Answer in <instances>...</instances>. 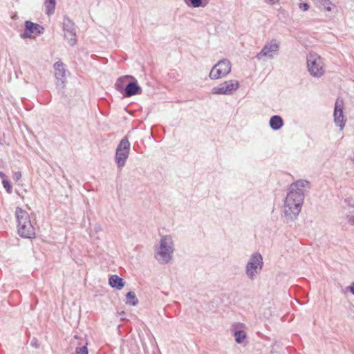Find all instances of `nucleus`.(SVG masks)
Returning a JSON list of instances; mask_svg holds the SVG:
<instances>
[{"mask_svg":"<svg viewBox=\"0 0 354 354\" xmlns=\"http://www.w3.org/2000/svg\"><path fill=\"white\" fill-rule=\"evenodd\" d=\"M310 189V183L306 180H299L292 183L284 200L283 213L287 222L297 218L301 212L305 194Z\"/></svg>","mask_w":354,"mask_h":354,"instance_id":"obj_1","label":"nucleus"},{"mask_svg":"<svg viewBox=\"0 0 354 354\" xmlns=\"http://www.w3.org/2000/svg\"><path fill=\"white\" fill-rule=\"evenodd\" d=\"M174 243L169 235L161 236L158 244L155 247V259L162 264L168 263L172 259Z\"/></svg>","mask_w":354,"mask_h":354,"instance_id":"obj_2","label":"nucleus"},{"mask_svg":"<svg viewBox=\"0 0 354 354\" xmlns=\"http://www.w3.org/2000/svg\"><path fill=\"white\" fill-rule=\"evenodd\" d=\"M15 216L17 221V232L23 238L32 239L35 236V228L30 220L28 212L17 207L15 210Z\"/></svg>","mask_w":354,"mask_h":354,"instance_id":"obj_3","label":"nucleus"},{"mask_svg":"<svg viewBox=\"0 0 354 354\" xmlns=\"http://www.w3.org/2000/svg\"><path fill=\"white\" fill-rule=\"evenodd\" d=\"M263 266V259L259 252L252 253L247 262L245 268V272L247 277L251 280H254L260 274Z\"/></svg>","mask_w":354,"mask_h":354,"instance_id":"obj_4","label":"nucleus"},{"mask_svg":"<svg viewBox=\"0 0 354 354\" xmlns=\"http://www.w3.org/2000/svg\"><path fill=\"white\" fill-rule=\"evenodd\" d=\"M307 68L314 77H321L325 73V64L323 58L317 53H309L306 57Z\"/></svg>","mask_w":354,"mask_h":354,"instance_id":"obj_5","label":"nucleus"},{"mask_svg":"<svg viewBox=\"0 0 354 354\" xmlns=\"http://www.w3.org/2000/svg\"><path fill=\"white\" fill-rule=\"evenodd\" d=\"M279 42L275 39H272L270 41H267L261 51L256 55L257 59L258 60H261L264 58H267L268 59H273L279 54Z\"/></svg>","mask_w":354,"mask_h":354,"instance_id":"obj_6","label":"nucleus"},{"mask_svg":"<svg viewBox=\"0 0 354 354\" xmlns=\"http://www.w3.org/2000/svg\"><path fill=\"white\" fill-rule=\"evenodd\" d=\"M130 142L127 138L121 140L117 147L115 152V162L118 168H122L129 157L130 151Z\"/></svg>","mask_w":354,"mask_h":354,"instance_id":"obj_7","label":"nucleus"},{"mask_svg":"<svg viewBox=\"0 0 354 354\" xmlns=\"http://www.w3.org/2000/svg\"><path fill=\"white\" fill-rule=\"evenodd\" d=\"M232 68L230 62L227 59L220 60L210 71L209 77L211 80H218L228 75Z\"/></svg>","mask_w":354,"mask_h":354,"instance_id":"obj_8","label":"nucleus"},{"mask_svg":"<svg viewBox=\"0 0 354 354\" xmlns=\"http://www.w3.org/2000/svg\"><path fill=\"white\" fill-rule=\"evenodd\" d=\"M239 88V82L236 80H230L221 83L211 90L214 95H232Z\"/></svg>","mask_w":354,"mask_h":354,"instance_id":"obj_9","label":"nucleus"},{"mask_svg":"<svg viewBox=\"0 0 354 354\" xmlns=\"http://www.w3.org/2000/svg\"><path fill=\"white\" fill-rule=\"evenodd\" d=\"M344 102L343 100L340 98H337L335 104L333 111V121L337 127L339 129V130H342L345 127L346 118L344 115Z\"/></svg>","mask_w":354,"mask_h":354,"instance_id":"obj_10","label":"nucleus"},{"mask_svg":"<svg viewBox=\"0 0 354 354\" xmlns=\"http://www.w3.org/2000/svg\"><path fill=\"white\" fill-rule=\"evenodd\" d=\"M63 30L64 37L68 40L71 46H74L77 42L76 29L74 23L67 17L63 20Z\"/></svg>","mask_w":354,"mask_h":354,"instance_id":"obj_11","label":"nucleus"},{"mask_svg":"<svg viewBox=\"0 0 354 354\" xmlns=\"http://www.w3.org/2000/svg\"><path fill=\"white\" fill-rule=\"evenodd\" d=\"M44 28L35 23H33L30 21H26L25 22V29L22 34H21V37L23 39L31 38L32 35H39L43 33Z\"/></svg>","mask_w":354,"mask_h":354,"instance_id":"obj_12","label":"nucleus"},{"mask_svg":"<svg viewBox=\"0 0 354 354\" xmlns=\"http://www.w3.org/2000/svg\"><path fill=\"white\" fill-rule=\"evenodd\" d=\"M354 207V201L352 198H346L344 200V205L342 209V214L345 216L346 219L351 225H354V216L353 213Z\"/></svg>","mask_w":354,"mask_h":354,"instance_id":"obj_13","label":"nucleus"},{"mask_svg":"<svg viewBox=\"0 0 354 354\" xmlns=\"http://www.w3.org/2000/svg\"><path fill=\"white\" fill-rule=\"evenodd\" d=\"M72 344L76 346L75 354H88L87 340L85 338H80L74 336Z\"/></svg>","mask_w":354,"mask_h":354,"instance_id":"obj_14","label":"nucleus"},{"mask_svg":"<svg viewBox=\"0 0 354 354\" xmlns=\"http://www.w3.org/2000/svg\"><path fill=\"white\" fill-rule=\"evenodd\" d=\"M124 91L127 97H131L136 94H140L142 89L137 84L136 80H134V81L129 82L127 84Z\"/></svg>","mask_w":354,"mask_h":354,"instance_id":"obj_15","label":"nucleus"},{"mask_svg":"<svg viewBox=\"0 0 354 354\" xmlns=\"http://www.w3.org/2000/svg\"><path fill=\"white\" fill-rule=\"evenodd\" d=\"M269 124L272 129L277 131L283 126V120L281 116L275 115L270 118Z\"/></svg>","mask_w":354,"mask_h":354,"instance_id":"obj_16","label":"nucleus"},{"mask_svg":"<svg viewBox=\"0 0 354 354\" xmlns=\"http://www.w3.org/2000/svg\"><path fill=\"white\" fill-rule=\"evenodd\" d=\"M109 283L112 288L117 290H121L124 286L123 279L118 275L111 276L109 279Z\"/></svg>","mask_w":354,"mask_h":354,"instance_id":"obj_17","label":"nucleus"},{"mask_svg":"<svg viewBox=\"0 0 354 354\" xmlns=\"http://www.w3.org/2000/svg\"><path fill=\"white\" fill-rule=\"evenodd\" d=\"M54 68L55 70V77L57 79L62 80L65 76L64 66L62 62H57L54 64Z\"/></svg>","mask_w":354,"mask_h":354,"instance_id":"obj_18","label":"nucleus"},{"mask_svg":"<svg viewBox=\"0 0 354 354\" xmlns=\"http://www.w3.org/2000/svg\"><path fill=\"white\" fill-rule=\"evenodd\" d=\"M129 80H134V77L131 75H124V76H122V77H119L115 84V88L118 90V91H121L122 90L124 89V84Z\"/></svg>","mask_w":354,"mask_h":354,"instance_id":"obj_19","label":"nucleus"},{"mask_svg":"<svg viewBox=\"0 0 354 354\" xmlns=\"http://www.w3.org/2000/svg\"><path fill=\"white\" fill-rule=\"evenodd\" d=\"M55 6L56 0H44L46 14L48 16H50L55 12Z\"/></svg>","mask_w":354,"mask_h":354,"instance_id":"obj_20","label":"nucleus"},{"mask_svg":"<svg viewBox=\"0 0 354 354\" xmlns=\"http://www.w3.org/2000/svg\"><path fill=\"white\" fill-rule=\"evenodd\" d=\"M126 304L133 306L138 304V300L134 292L130 291L127 292L126 296Z\"/></svg>","mask_w":354,"mask_h":354,"instance_id":"obj_21","label":"nucleus"},{"mask_svg":"<svg viewBox=\"0 0 354 354\" xmlns=\"http://www.w3.org/2000/svg\"><path fill=\"white\" fill-rule=\"evenodd\" d=\"M235 341L238 344H241L246 338V333L243 330H236L234 333Z\"/></svg>","mask_w":354,"mask_h":354,"instance_id":"obj_22","label":"nucleus"},{"mask_svg":"<svg viewBox=\"0 0 354 354\" xmlns=\"http://www.w3.org/2000/svg\"><path fill=\"white\" fill-rule=\"evenodd\" d=\"M2 184L8 194H11L12 192V186L8 179L4 180L2 181Z\"/></svg>","mask_w":354,"mask_h":354,"instance_id":"obj_23","label":"nucleus"},{"mask_svg":"<svg viewBox=\"0 0 354 354\" xmlns=\"http://www.w3.org/2000/svg\"><path fill=\"white\" fill-rule=\"evenodd\" d=\"M191 5L194 8L202 6V0H189Z\"/></svg>","mask_w":354,"mask_h":354,"instance_id":"obj_24","label":"nucleus"},{"mask_svg":"<svg viewBox=\"0 0 354 354\" xmlns=\"http://www.w3.org/2000/svg\"><path fill=\"white\" fill-rule=\"evenodd\" d=\"M21 176H22L21 172L18 171H15L13 173L12 178H13L14 180H15L16 182H18L21 179Z\"/></svg>","mask_w":354,"mask_h":354,"instance_id":"obj_25","label":"nucleus"},{"mask_svg":"<svg viewBox=\"0 0 354 354\" xmlns=\"http://www.w3.org/2000/svg\"><path fill=\"white\" fill-rule=\"evenodd\" d=\"M299 8L303 11H306L309 8V5L306 3H300L299 4Z\"/></svg>","mask_w":354,"mask_h":354,"instance_id":"obj_26","label":"nucleus"},{"mask_svg":"<svg viewBox=\"0 0 354 354\" xmlns=\"http://www.w3.org/2000/svg\"><path fill=\"white\" fill-rule=\"evenodd\" d=\"M347 290H350V292L354 295V282L351 283V284L346 288L344 292L346 293Z\"/></svg>","mask_w":354,"mask_h":354,"instance_id":"obj_27","label":"nucleus"},{"mask_svg":"<svg viewBox=\"0 0 354 354\" xmlns=\"http://www.w3.org/2000/svg\"><path fill=\"white\" fill-rule=\"evenodd\" d=\"M279 1V0H266V3L271 4V5L275 4V3H278Z\"/></svg>","mask_w":354,"mask_h":354,"instance_id":"obj_28","label":"nucleus"},{"mask_svg":"<svg viewBox=\"0 0 354 354\" xmlns=\"http://www.w3.org/2000/svg\"><path fill=\"white\" fill-rule=\"evenodd\" d=\"M0 178H1L2 181L7 179V176L3 171H0Z\"/></svg>","mask_w":354,"mask_h":354,"instance_id":"obj_29","label":"nucleus"},{"mask_svg":"<svg viewBox=\"0 0 354 354\" xmlns=\"http://www.w3.org/2000/svg\"><path fill=\"white\" fill-rule=\"evenodd\" d=\"M325 9H326V10H328V11H330V10H331V8H330L329 6H325Z\"/></svg>","mask_w":354,"mask_h":354,"instance_id":"obj_30","label":"nucleus"}]
</instances>
